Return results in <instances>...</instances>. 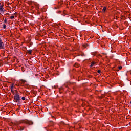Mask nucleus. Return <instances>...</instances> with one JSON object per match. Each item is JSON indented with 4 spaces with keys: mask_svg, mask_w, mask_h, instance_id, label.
<instances>
[{
    "mask_svg": "<svg viewBox=\"0 0 131 131\" xmlns=\"http://www.w3.org/2000/svg\"><path fill=\"white\" fill-rule=\"evenodd\" d=\"M14 102L17 103V104H21V98H20V95L17 93H16L14 96Z\"/></svg>",
    "mask_w": 131,
    "mask_h": 131,
    "instance_id": "f257e3e1",
    "label": "nucleus"
},
{
    "mask_svg": "<svg viewBox=\"0 0 131 131\" xmlns=\"http://www.w3.org/2000/svg\"><path fill=\"white\" fill-rule=\"evenodd\" d=\"M0 49H2L3 50L5 49V44L3 42V41L0 38Z\"/></svg>",
    "mask_w": 131,
    "mask_h": 131,
    "instance_id": "f03ea898",
    "label": "nucleus"
},
{
    "mask_svg": "<svg viewBox=\"0 0 131 131\" xmlns=\"http://www.w3.org/2000/svg\"><path fill=\"white\" fill-rule=\"evenodd\" d=\"M24 123H26V124H29V125H32L33 124V122L32 121H25Z\"/></svg>",
    "mask_w": 131,
    "mask_h": 131,
    "instance_id": "7ed1b4c3",
    "label": "nucleus"
},
{
    "mask_svg": "<svg viewBox=\"0 0 131 131\" xmlns=\"http://www.w3.org/2000/svg\"><path fill=\"white\" fill-rule=\"evenodd\" d=\"M5 9L4 8V7H3V6L0 5V12H1L2 13H4L5 12Z\"/></svg>",
    "mask_w": 131,
    "mask_h": 131,
    "instance_id": "20e7f679",
    "label": "nucleus"
},
{
    "mask_svg": "<svg viewBox=\"0 0 131 131\" xmlns=\"http://www.w3.org/2000/svg\"><path fill=\"white\" fill-rule=\"evenodd\" d=\"M24 128H25V127H22L20 126H18V130H20V131L24 130Z\"/></svg>",
    "mask_w": 131,
    "mask_h": 131,
    "instance_id": "39448f33",
    "label": "nucleus"
},
{
    "mask_svg": "<svg viewBox=\"0 0 131 131\" xmlns=\"http://www.w3.org/2000/svg\"><path fill=\"white\" fill-rule=\"evenodd\" d=\"M20 81H21V82H19V83H20V84H24L25 82H26V81L23 79H21Z\"/></svg>",
    "mask_w": 131,
    "mask_h": 131,
    "instance_id": "423d86ee",
    "label": "nucleus"
},
{
    "mask_svg": "<svg viewBox=\"0 0 131 131\" xmlns=\"http://www.w3.org/2000/svg\"><path fill=\"white\" fill-rule=\"evenodd\" d=\"M107 10V7H104L103 9H102V12H103V13H105V12H106V10Z\"/></svg>",
    "mask_w": 131,
    "mask_h": 131,
    "instance_id": "0eeeda50",
    "label": "nucleus"
},
{
    "mask_svg": "<svg viewBox=\"0 0 131 131\" xmlns=\"http://www.w3.org/2000/svg\"><path fill=\"white\" fill-rule=\"evenodd\" d=\"M11 89V91L14 90V83L12 84L10 86Z\"/></svg>",
    "mask_w": 131,
    "mask_h": 131,
    "instance_id": "6e6552de",
    "label": "nucleus"
},
{
    "mask_svg": "<svg viewBox=\"0 0 131 131\" xmlns=\"http://www.w3.org/2000/svg\"><path fill=\"white\" fill-rule=\"evenodd\" d=\"M28 53L29 54V55H31V53H32V50H28Z\"/></svg>",
    "mask_w": 131,
    "mask_h": 131,
    "instance_id": "1a4fd4ad",
    "label": "nucleus"
},
{
    "mask_svg": "<svg viewBox=\"0 0 131 131\" xmlns=\"http://www.w3.org/2000/svg\"><path fill=\"white\" fill-rule=\"evenodd\" d=\"M6 24L3 25V27H2L3 29H6Z\"/></svg>",
    "mask_w": 131,
    "mask_h": 131,
    "instance_id": "9d476101",
    "label": "nucleus"
},
{
    "mask_svg": "<svg viewBox=\"0 0 131 131\" xmlns=\"http://www.w3.org/2000/svg\"><path fill=\"white\" fill-rule=\"evenodd\" d=\"M95 65V62H92L90 67H93Z\"/></svg>",
    "mask_w": 131,
    "mask_h": 131,
    "instance_id": "9b49d317",
    "label": "nucleus"
},
{
    "mask_svg": "<svg viewBox=\"0 0 131 131\" xmlns=\"http://www.w3.org/2000/svg\"><path fill=\"white\" fill-rule=\"evenodd\" d=\"M75 67H79V64H78V63H76L75 64Z\"/></svg>",
    "mask_w": 131,
    "mask_h": 131,
    "instance_id": "f8f14e48",
    "label": "nucleus"
},
{
    "mask_svg": "<svg viewBox=\"0 0 131 131\" xmlns=\"http://www.w3.org/2000/svg\"><path fill=\"white\" fill-rule=\"evenodd\" d=\"M118 69H119V70H121L122 69V66L119 67Z\"/></svg>",
    "mask_w": 131,
    "mask_h": 131,
    "instance_id": "ddd939ff",
    "label": "nucleus"
},
{
    "mask_svg": "<svg viewBox=\"0 0 131 131\" xmlns=\"http://www.w3.org/2000/svg\"><path fill=\"white\" fill-rule=\"evenodd\" d=\"M4 23L7 24V18H5V19L4 20Z\"/></svg>",
    "mask_w": 131,
    "mask_h": 131,
    "instance_id": "4468645a",
    "label": "nucleus"
},
{
    "mask_svg": "<svg viewBox=\"0 0 131 131\" xmlns=\"http://www.w3.org/2000/svg\"><path fill=\"white\" fill-rule=\"evenodd\" d=\"M11 93H12L13 94V95H15V92H14V91L12 90H11Z\"/></svg>",
    "mask_w": 131,
    "mask_h": 131,
    "instance_id": "2eb2a0df",
    "label": "nucleus"
},
{
    "mask_svg": "<svg viewBox=\"0 0 131 131\" xmlns=\"http://www.w3.org/2000/svg\"><path fill=\"white\" fill-rule=\"evenodd\" d=\"M21 100H23V101H24L25 100V97H23L21 98Z\"/></svg>",
    "mask_w": 131,
    "mask_h": 131,
    "instance_id": "dca6fc26",
    "label": "nucleus"
},
{
    "mask_svg": "<svg viewBox=\"0 0 131 131\" xmlns=\"http://www.w3.org/2000/svg\"><path fill=\"white\" fill-rule=\"evenodd\" d=\"M10 18H11V19H14V18H15V16H11L10 17Z\"/></svg>",
    "mask_w": 131,
    "mask_h": 131,
    "instance_id": "f3484780",
    "label": "nucleus"
},
{
    "mask_svg": "<svg viewBox=\"0 0 131 131\" xmlns=\"http://www.w3.org/2000/svg\"><path fill=\"white\" fill-rule=\"evenodd\" d=\"M81 56L82 57H85V55H84V54H82Z\"/></svg>",
    "mask_w": 131,
    "mask_h": 131,
    "instance_id": "a211bd4d",
    "label": "nucleus"
},
{
    "mask_svg": "<svg viewBox=\"0 0 131 131\" xmlns=\"http://www.w3.org/2000/svg\"><path fill=\"white\" fill-rule=\"evenodd\" d=\"M98 73H101V70H99L97 71Z\"/></svg>",
    "mask_w": 131,
    "mask_h": 131,
    "instance_id": "6ab92c4d",
    "label": "nucleus"
},
{
    "mask_svg": "<svg viewBox=\"0 0 131 131\" xmlns=\"http://www.w3.org/2000/svg\"><path fill=\"white\" fill-rule=\"evenodd\" d=\"M6 15H9V13H7Z\"/></svg>",
    "mask_w": 131,
    "mask_h": 131,
    "instance_id": "aec40b11",
    "label": "nucleus"
},
{
    "mask_svg": "<svg viewBox=\"0 0 131 131\" xmlns=\"http://www.w3.org/2000/svg\"><path fill=\"white\" fill-rule=\"evenodd\" d=\"M47 131H51V130H48Z\"/></svg>",
    "mask_w": 131,
    "mask_h": 131,
    "instance_id": "412c9836",
    "label": "nucleus"
}]
</instances>
